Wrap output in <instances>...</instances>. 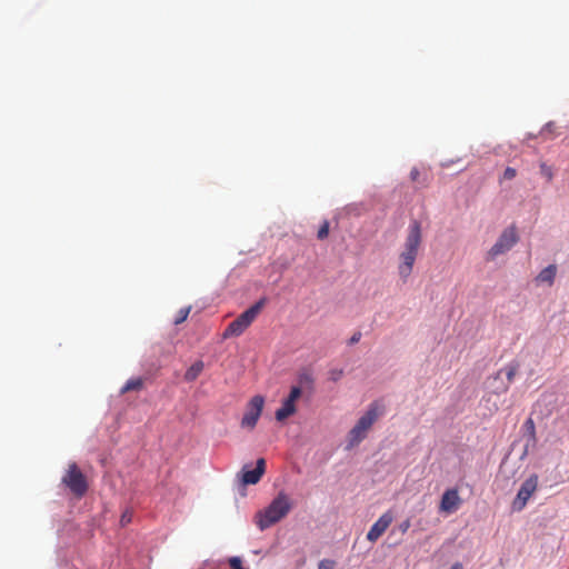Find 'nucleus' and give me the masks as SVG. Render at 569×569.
<instances>
[{"mask_svg":"<svg viewBox=\"0 0 569 569\" xmlns=\"http://www.w3.org/2000/svg\"><path fill=\"white\" fill-rule=\"evenodd\" d=\"M421 244V223L418 220H412L408 227L407 236L399 253L398 274L403 282H406L412 273Z\"/></svg>","mask_w":569,"mask_h":569,"instance_id":"1","label":"nucleus"},{"mask_svg":"<svg viewBox=\"0 0 569 569\" xmlns=\"http://www.w3.org/2000/svg\"><path fill=\"white\" fill-rule=\"evenodd\" d=\"M289 497L280 492L270 505L256 516V523L260 530H264L284 518L291 510Z\"/></svg>","mask_w":569,"mask_h":569,"instance_id":"2","label":"nucleus"},{"mask_svg":"<svg viewBox=\"0 0 569 569\" xmlns=\"http://www.w3.org/2000/svg\"><path fill=\"white\" fill-rule=\"evenodd\" d=\"M385 407L379 401L370 403L368 410L362 415L348 433V449L358 446L366 437L372 425L383 413Z\"/></svg>","mask_w":569,"mask_h":569,"instance_id":"3","label":"nucleus"},{"mask_svg":"<svg viewBox=\"0 0 569 569\" xmlns=\"http://www.w3.org/2000/svg\"><path fill=\"white\" fill-rule=\"evenodd\" d=\"M266 303L267 298L262 297L249 309L239 315L232 322L228 325V327L223 331V339L241 336L256 320V318L258 317L262 308L266 306Z\"/></svg>","mask_w":569,"mask_h":569,"instance_id":"4","label":"nucleus"},{"mask_svg":"<svg viewBox=\"0 0 569 569\" xmlns=\"http://www.w3.org/2000/svg\"><path fill=\"white\" fill-rule=\"evenodd\" d=\"M61 482L78 498L83 497L89 488L86 476L76 462L68 465Z\"/></svg>","mask_w":569,"mask_h":569,"instance_id":"5","label":"nucleus"},{"mask_svg":"<svg viewBox=\"0 0 569 569\" xmlns=\"http://www.w3.org/2000/svg\"><path fill=\"white\" fill-rule=\"evenodd\" d=\"M518 242L517 230L513 226L505 229L496 243L487 252V260H495L498 256L508 252Z\"/></svg>","mask_w":569,"mask_h":569,"instance_id":"6","label":"nucleus"},{"mask_svg":"<svg viewBox=\"0 0 569 569\" xmlns=\"http://www.w3.org/2000/svg\"><path fill=\"white\" fill-rule=\"evenodd\" d=\"M537 488H538V476L531 475L520 486V489L511 503L512 510L521 511L526 507V505H527L528 500L531 498V496L536 492Z\"/></svg>","mask_w":569,"mask_h":569,"instance_id":"7","label":"nucleus"},{"mask_svg":"<svg viewBox=\"0 0 569 569\" xmlns=\"http://www.w3.org/2000/svg\"><path fill=\"white\" fill-rule=\"evenodd\" d=\"M264 406V398L260 395L253 396L247 405L246 412L241 420L243 428L253 429L261 416Z\"/></svg>","mask_w":569,"mask_h":569,"instance_id":"8","label":"nucleus"},{"mask_svg":"<svg viewBox=\"0 0 569 569\" xmlns=\"http://www.w3.org/2000/svg\"><path fill=\"white\" fill-rule=\"evenodd\" d=\"M302 390L298 386H293L289 396L282 401L281 407L276 411V419L284 421L297 411L296 401L301 397Z\"/></svg>","mask_w":569,"mask_h":569,"instance_id":"9","label":"nucleus"},{"mask_svg":"<svg viewBox=\"0 0 569 569\" xmlns=\"http://www.w3.org/2000/svg\"><path fill=\"white\" fill-rule=\"evenodd\" d=\"M392 521L393 515L390 510L382 513L368 531L367 540L372 543L376 542L386 532Z\"/></svg>","mask_w":569,"mask_h":569,"instance_id":"10","label":"nucleus"},{"mask_svg":"<svg viewBox=\"0 0 569 569\" xmlns=\"http://www.w3.org/2000/svg\"><path fill=\"white\" fill-rule=\"evenodd\" d=\"M460 505H461V498L459 496L458 490L457 489H448L443 492V495L441 497L439 510L441 512L452 513L456 510H458Z\"/></svg>","mask_w":569,"mask_h":569,"instance_id":"11","label":"nucleus"},{"mask_svg":"<svg viewBox=\"0 0 569 569\" xmlns=\"http://www.w3.org/2000/svg\"><path fill=\"white\" fill-rule=\"evenodd\" d=\"M266 472V460L263 458H259L257 460L256 468L252 470H242L241 481L243 485H256L260 481L261 477Z\"/></svg>","mask_w":569,"mask_h":569,"instance_id":"12","label":"nucleus"},{"mask_svg":"<svg viewBox=\"0 0 569 569\" xmlns=\"http://www.w3.org/2000/svg\"><path fill=\"white\" fill-rule=\"evenodd\" d=\"M488 389L496 395L506 393L509 390V383L502 379V370L497 371L488 379Z\"/></svg>","mask_w":569,"mask_h":569,"instance_id":"13","label":"nucleus"},{"mask_svg":"<svg viewBox=\"0 0 569 569\" xmlns=\"http://www.w3.org/2000/svg\"><path fill=\"white\" fill-rule=\"evenodd\" d=\"M556 274L557 267L555 264H549L539 272V274L536 278V281L538 283H547L548 286H552Z\"/></svg>","mask_w":569,"mask_h":569,"instance_id":"14","label":"nucleus"},{"mask_svg":"<svg viewBox=\"0 0 569 569\" xmlns=\"http://www.w3.org/2000/svg\"><path fill=\"white\" fill-rule=\"evenodd\" d=\"M204 363L202 360H197L194 363L187 369L184 373V380L188 382L194 381L200 373L203 371Z\"/></svg>","mask_w":569,"mask_h":569,"instance_id":"15","label":"nucleus"},{"mask_svg":"<svg viewBox=\"0 0 569 569\" xmlns=\"http://www.w3.org/2000/svg\"><path fill=\"white\" fill-rule=\"evenodd\" d=\"M143 388V379L138 377V378H132V379H129L124 386L121 388L120 390V393L123 395V393H127L129 391H138V390H141Z\"/></svg>","mask_w":569,"mask_h":569,"instance_id":"16","label":"nucleus"},{"mask_svg":"<svg viewBox=\"0 0 569 569\" xmlns=\"http://www.w3.org/2000/svg\"><path fill=\"white\" fill-rule=\"evenodd\" d=\"M502 370V375L505 373L506 375V383H509V386L511 385V382L513 381L515 379V376L518 371V365H508L507 367H505Z\"/></svg>","mask_w":569,"mask_h":569,"instance_id":"17","label":"nucleus"},{"mask_svg":"<svg viewBox=\"0 0 569 569\" xmlns=\"http://www.w3.org/2000/svg\"><path fill=\"white\" fill-rule=\"evenodd\" d=\"M410 179L413 182H418L421 187H427L428 181L426 178H421V173L418 168H412L410 171Z\"/></svg>","mask_w":569,"mask_h":569,"instance_id":"18","label":"nucleus"},{"mask_svg":"<svg viewBox=\"0 0 569 569\" xmlns=\"http://www.w3.org/2000/svg\"><path fill=\"white\" fill-rule=\"evenodd\" d=\"M190 309L191 307H187V308H181L178 313H177V317L174 319V325H180L182 323L183 321L187 320L189 313H190Z\"/></svg>","mask_w":569,"mask_h":569,"instance_id":"19","label":"nucleus"},{"mask_svg":"<svg viewBox=\"0 0 569 569\" xmlns=\"http://www.w3.org/2000/svg\"><path fill=\"white\" fill-rule=\"evenodd\" d=\"M329 221L325 220L322 222V224L320 226L319 230H318V233H317V237L319 240H323L328 237L329 234Z\"/></svg>","mask_w":569,"mask_h":569,"instance_id":"20","label":"nucleus"},{"mask_svg":"<svg viewBox=\"0 0 569 569\" xmlns=\"http://www.w3.org/2000/svg\"><path fill=\"white\" fill-rule=\"evenodd\" d=\"M517 176V170L511 167H507L502 174V180H512Z\"/></svg>","mask_w":569,"mask_h":569,"instance_id":"21","label":"nucleus"},{"mask_svg":"<svg viewBox=\"0 0 569 569\" xmlns=\"http://www.w3.org/2000/svg\"><path fill=\"white\" fill-rule=\"evenodd\" d=\"M336 562L330 559H323L318 563V569H335Z\"/></svg>","mask_w":569,"mask_h":569,"instance_id":"22","label":"nucleus"},{"mask_svg":"<svg viewBox=\"0 0 569 569\" xmlns=\"http://www.w3.org/2000/svg\"><path fill=\"white\" fill-rule=\"evenodd\" d=\"M131 519H132V511L126 510L121 516L120 522L122 526H126L131 522Z\"/></svg>","mask_w":569,"mask_h":569,"instance_id":"23","label":"nucleus"},{"mask_svg":"<svg viewBox=\"0 0 569 569\" xmlns=\"http://www.w3.org/2000/svg\"><path fill=\"white\" fill-rule=\"evenodd\" d=\"M540 169H541V173L548 179V180H551L552 179V171L551 169L546 166L545 163H542L540 166Z\"/></svg>","mask_w":569,"mask_h":569,"instance_id":"24","label":"nucleus"},{"mask_svg":"<svg viewBox=\"0 0 569 569\" xmlns=\"http://www.w3.org/2000/svg\"><path fill=\"white\" fill-rule=\"evenodd\" d=\"M410 528V520L409 519H406L405 521H402L400 525H399V530L402 532V533H406L408 531V529Z\"/></svg>","mask_w":569,"mask_h":569,"instance_id":"25","label":"nucleus"},{"mask_svg":"<svg viewBox=\"0 0 569 569\" xmlns=\"http://www.w3.org/2000/svg\"><path fill=\"white\" fill-rule=\"evenodd\" d=\"M342 373H343V371H342V370H332V371L330 372V375H331V380H333V381L339 380V379L341 378Z\"/></svg>","mask_w":569,"mask_h":569,"instance_id":"26","label":"nucleus"},{"mask_svg":"<svg viewBox=\"0 0 569 569\" xmlns=\"http://www.w3.org/2000/svg\"><path fill=\"white\" fill-rule=\"evenodd\" d=\"M360 338H361V333L360 332H356L350 338L349 343L350 345H355V343L359 342Z\"/></svg>","mask_w":569,"mask_h":569,"instance_id":"27","label":"nucleus"},{"mask_svg":"<svg viewBox=\"0 0 569 569\" xmlns=\"http://www.w3.org/2000/svg\"><path fill=\"white\" fill-rule=\"evenodd\" d=\"M526 425L531 429L532 435H535V425L532 419H528Z\"/></svg>","mask_w":569,"mask_h":569,"instance_id":"28","label":"nucleus"},{"mask_svg":"<svg viewBox=\"0 0 569 569\" xmlns=\"http://www.w3.org/2000/svg\"><path fill=\"white\" fill-rule=\"evenodd\" d=\"M552 126H553V124H552L551 122H550V123H547V124L545 126V128L542 129V133H545L546 131H551Z\"/></svg>","mask_w":569,"mask_h":569,"instance_id":"29","label":"nucleus"},{"mask_svg":"<svg viewBox=\"0 0 569 569\" xmlns=\"http://www.w3.org/2000/svg\"><path fill=\"white\" fill-rule=\"evenodd\" d=\"M450 569H463V566H462V563H460V562H456V563H453V565L451 566V568H450Z\"/></svg>","mask_w":569,"mask_h":569,"instance_id":"30","label":"nucleus"}]
</instances>
